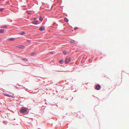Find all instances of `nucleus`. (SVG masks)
Returning a JSON list of instances; mask_svg holds the SVG:
<instances>
[{
	"instance_id": "f257e3e1",
	"label": "nucleus",
	"mask_w": 129,
	"mask_h": 129,
	"mask_svg": "<svg viewBox=\"0 0 129 129\" xmlns=\"http://www.w3.org/2000/svg\"><path fill=\"white\" fill-rule=\"evenodd\" d=\"M28 109L27 108L25 107H22L20 109V111L22 113H24L26 112Z\"/></svg>"
},
{
	"instance_id": "f03ea898",
	"label": "nucleus",
	"mask_w": 129,
	"mask_h": 129,
	"mask_svg": "<svg viewBox=\"0 0 129 129\" xmlns=\"http://www.w3.org/2000/svg\"><path fill=\"white\" fill-rule=\"evenodd\" d=\"M71 58L69 56H67L66 58V59L65 61V63L67 64L69 63L71 60Z\"/></svg>"
},
{
	"instance_id": "7ed1b4c3",
	"label": "nucleus",
	"mask_w": 129,
	"mask_h": 129,
	"mask_svg": "<svg viewBox=\"0 0 129 129\" xmlns=\"http://www.w3.org/2000/svg\"><path fill=\"white\" fill-rule=\"evenodd\" d=\"M17 47L21 49H24L25 48L24 46L23 45L18 46H17Z\"/></svg>"
},
{
	"instance_id": "20e7f679",
	"label": "nucleus",
	"mask_w": 129,
	"mask_h": 129,
	"mask_svg": "<svg viewBox=\"0 0 129 129\" xmlns=\"http://www.w3.org/2000/svg\"><path fill=\"white\" fill-rule=\"evenodd\" d=\"M39 30L41 31H43L45 30V28L42 27H41L39 28Z\"/></svg>"
},
{
	"instance_id": "39448f33",
	"label": "nucleus",
	"mask_w": 129,
	"mask_h": 129,
	"mask_svg": "<svg viewBox=\"0 0 129 129\" xmlns=\"http://www.w3.org/2000/svg\"><path fill=\"white\" fill-rule=\"evenodd\" d=\"M100 87V85H98L96 86L95 88L97 90H99Z\"/></svg>"
},
{
	"instance_id": "423d86ee",
	"label": "nucleus",
	"mask_w": 129,
	"mask_h": 129,
	"mask_svg": "<svg viewBox=\"0 0 129 129\" xmlns=\"http://www.w3.org/2000/svg\"><path fill=\"white\" fill-rule=\"evenodd\" d=\"M38 21H32L31 22V23L35 24H36L38 23Z\"/></svg>"
},
{
	"instance_id": "0eeeda50",
	"label": "nucleus",
	"mask_w": 129,
	"mask_h": 129,
	"mask_svg": "<svg viewBox=\"0 0 129 129\" xmlns=\"http://www.w3.org/2000/svg\"><path fill=\"white\" fill-rule=\"evenodd\" d=\"M15 40V39L14 38H11L9 39H8V40L9 41H12V40L14 41Z\"/></svg>"
},
{
	"instance_id": "6e6552de",
	"label": "nucleus",
	"mask_w": 129,
	"mask_h": 129,
	"mask_svg": "<svg viewBox=\"0 0 129 129\" xmlns=\"http://www.w3.org/2000/svg\"><path fill=\"white\" fill-rule=\"evenodd\" d=\"M70 43H74L75 42V41L74 40H72L71 41H70Z\"/></svg>"
},
{
	"instance_id": "1a4fd4ad",
	"label": "nucleus",
	"mask_w": 129,
	"mask_h": 129,
	"mask_svg": "<svg viewBox=\"0 0 129 129\" xmlns=\"http://www.w3.org/2000/svg\"><path fill=\"white\" fill-rule=\"evenodd\" d=\"M22 59L24 61H28V60L26 58H22Z\"/></svg>"
},
{
	"instance_id": "9d476101",
	"label": "nucleus",
	"mask_w": 129,
	"mask_h": 129,
	"mask_svg": "<svg viewBox=\"0 0 129 129\" xmlns=\"http://www.w3.org/2000/svg\"><path fill=\"white\" fill-rule=\"evenodd\" d=\"M4 30V29H1L0 30V33H2L3 32Z\"/></svg>"
},
{
	"instance_id": "9b49d317",
	"label": "nucleus",
	"mask_w": 129,
	"mask_h": 129,
	"mask_svg": "<svg viewBox=\"0 0 129 129\" xmlns=\"http://www.w3.org/2000/svg\"><path fill=\"white\" fill-rule=\"evenodd\" d=\"M25 33L24 32H22L21 33H19V34L21 35H23V34H25Z\"/></svg>"
},
{
	"instance_id": "f8f14e48",
	"label": "nucleus",
	"mask_w": 129,
	"mask_h": 129,
	"mask_svg": "<svg viewBox=\"0 0 129 129\" xmlns=\"http://www.w3.org/2000/svg\"><path fill=\"white\" fill-rule=\"evenodd\" d=\"M64 20H65V21L67 22H68L69 21V20H68V19L67 18H65L64 19Z\"/></svg>"
},
{
	"instance_id": "ddd939ff",
	"label": "nucleus",
	"mask_w": 129,
	"mask_h": 129,
	"mask_svg": "<svg viewBox=\"0 0 129 129\" xmlns=\"http://www.w3.org/2000/svg\"><path fill=\"white\" fill-rule=\"evenodd\" d=\"M5 95L7 96L10 97L11 95L8 94H5Z\"/></svg>"
},
{
	"instance_id": "4468645a",
	"label": "nucleus",
	"mask_w": 129,
	"mask_h": 129,
	"mask_svg": "<svg viewBox=\"0 0 129 129\" xmlns=\"http://www.w3.org/2000/svg\"><path fill=\"white\" fill-rule=\"evenodd\" d=\"M1 27L2 28H6L7 27V26H6L4 25L2 26Z\"/></svg>"
},
{
	"instance_id": "2eb2a0df",
	"label": "nucleus",
	"mask_w": 129,
	"mask_h": 129,
	"mask_svg": "<svg viewBox=\"0 0 129 129\" xmlns=\"http://www.w3.org/2000/svg\"><path fill=\"white\" fill-rule=\"evenodd\" d=\"M63 52L64 54H66L67 53V51L66 50L63 51Z\"/></svg>"
},
{
	"instance_id": "dca6fc26",
	"label": "nucleus",
	"mask_w": 129,
	"mask_h": 129,
	"mask_svg": "<svg viewBox=\"0 0 129 129\" xmlns=\"http://www.w3.org/2000/svg\"><path fill=\"white\" fill-rule=\"evenodd\" d=\"M39 20H40V21H42L43 20V18H42V17H40V18H39Z\"/></svg>"
},
{
	"instance_id": "f3484780",
	"label": "nucleus",
	"mask_w": 129,
	"mask_h": 129,
	"mask_svg": "<svg viewBox=\"0 0 129 129\" xmlns=\"http://www.w3.org/2000/svg\"><path fill=\"white\" fill-rule=\"evenodd\" d=\"M63 61L62 60H60L59 61V62L60 63H62Z\"/></svg>"
},
{
	"instance_id": "a211bd4d",
	"label": "nucleus",
	"mask_w": 129,
	"mask_h": 129,
	"mask_svg": "<svg viewBox=\"0 0 129 129\" xmlns=\"http://www.w3.org/2000/svg\"><path fill=\"white\" fill-rule=\"evenodd\" d=\"M3 8H2V9L0 8V11H2L3 10Z\"/></svg>"
},
{
	"instance_id": "6ab92c4d",
	"label": "nucleus",
	"mask_w": 129,
	"mask_h": 129,
	"mask_svg": "<svg viewBox=\"0 0 129 129\" xmlns=\"http://www.w3.org/2000/svg\"><path fill=\"white\" fill-rule=\"evenodd\" d=\"M35 54V53L32 52L31 53V54L32 55H33Z\"/></svg>"
},
{
	"instance_id": "aec40b11",
	"label": "nucleus",
	"mask_w": 129,
	"mask_h": 129,
	"mask_svg": "<svg viewBox=\"0 0 129 129\" xmlns=\"http://www.w3.org/2000/svg\"><path fill=\"white\" fill-rule=\"evenodd\" d=\"M78 28L77 27H75L74 28V30H75L76 29H77Z\"/></svg>"
},
{
	"instance_id": "412c9836",
	"label": "nucleus",
	"mask_w": 129,
	"mask_h": 129,
	"mask_svg": "<svg viewBox=\"0 0 129 129\" xmlns=\"http://www.w3.org/2000/svg\"><path fill=\"white\" fill-rule=\"evenodd\" d=\"M36 20V19L35 18H33V20Z\"/></svg>"
},
{
	"instance_id": "4be33fe9",
	"label": "nucleus",
	"mask_w": 129,
	"mask_h": 129,
	"mask_svg": "<svg viewBox=\"0 0 129 129\" xmlns=\"http://www.w3.org/2000/svg\"><path fill=\"white\" fill-rule=\"evenodd\" d=\"M28 14H31V13H28Z\"/></svg>"
},
{
	"instance_id": "5701e85b",
	"label": "nucleus",
	"mask_w": 129,
	"mask_h": 129,
	"mask_svg": "<svg viewBox=\"0 0 129 129\" xmlns=\"http://www.w3.org/2000/svg\"><path fill=\"white\" fill-rule=\"evenodd\" d=\"M27 41H28V42H29L30 41L29 40H28Z\"/></svg>"
},
{
	"instance_id": "b1692460",
	"label": "nucleus",
	"mask_w": 129,
	"mask_h": 129,
	"mask_svg": "<svg viewBox=\"0 0 129 129\" xmlns=\"http://www.w3.org/2000/svg\"><path fill=\"white\" fill-rule=\"evenodd\" d=\"M50 53H52V52H50Z\"/></svg>"
}]
</instances>
